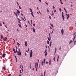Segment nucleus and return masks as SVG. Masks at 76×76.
I'll return each instance as SVG.
<instances>
[{"label":"nucleus","instance_id":"1","mask_svg":"<svg viewBox=\"0 0 76 76\" xmlns=\"http://www.w3.org/2000/svg\"><path fill=\"white\" fill-rule=\"evenodd\" d=\"M45 58L44 59V60H43V61H42V66H44V64H43L44 63V64H45Z\"/></svg>","mask_w":76,"mask_h":76},{"label":"nucleus","instance_id":"2","mask_svg":"<svg viewBox=\"0 0 76 76\" xmlns=\"http://www.w3.org/2000/svg\"><path fill=\"white\" fill-rule=\"evenodd\" d=\"M32 50H31L30 52V57L31 58L32 57Z\"/></svg>","mask_w":76,"mask_h":76},{"label":"nucleus","instance_id":"3","mask_svg":"<svg viewBox=\"0 0 76 76\" xmlns=\"http://www.w3.org/2000/svg\"><path fill=\"white\" fill-rule=\"evenodd\" d=\"M44 53H45V57H46L47 56V49H46L44 52Z\"/></svg>","mask_w":76,"mask_h":76},{"label":"nucleus","instance_id":"4","mask_svg":"<svg viewBox=\"0 0 76 76\" xmlns=\"http://www.w3.org/2000/svg\"><path fill=\"white\" fill-rule=\"evenodd\" d=\"M66 17H67V19H69V16H70V15L69 14H66Z\"/></svg>","mask_w":76,"mask_h":76},{"label":"nucleus","instance_id":"5","mask_svg":"<svg viewBox=\"0 0 76 76\" xmlns=\"http://www.w3.org/2000/svg\"><path fill=\"white\" fill-rule=\"evenodd\" d=\"M5 56H6V54L3 53V55L2 56V57H3V58H4V57H5Z\"/></svg>","mask_w":76,"mask_h":76},{"label":"nucleus","instance_id":"6","mask_svg":"<svg viewBox=\"0 0 76 76\" xmlns=\"http://www.w3.org/2000/svg\"><path fill=\"white\" fill-rule=\"evenodd\" d=\"M38 62H37V68H36V71L37 72V70H38Z\"/></svg>","mask_w":76,"mask_h":76},{"label":"nucleus","instance_id":"7","mask_svg":"<svg viewBox=\"0 0 76 76\" xmlns=\"http://www.w3.org/2000/svg\"><path fill=\"white\" fill-rule=\"evenodd\" d=\"M50 15L52 16H54V13L53 12V11H52V14L50 13Z\"/></svg>","mask_w":76,"mask_h":76},{"label":"nucleus","instance_id":"8","mask_svg":"<svg viewBox=\"0 0 76 76\" xmlns=\"http://www.w3.org/2000/svg\"><path fill=\"white\" fill-rule=\"evenodd\" d=\"M3 39L4 41H7V37H5V38H4Z\"/></svg>","mask_w":76,"mask_h":76},{"label":"nucleus","instance_id":"9","mask_svg":"<svg viewBox=\"0 0 76 76\" xmlns=\"http://www.w3.org/2000/svg\"><path fill=\"white\" fill-rule=\"evenodd\" d=\"M61 33H62V35H63V33H64V30H63V29H62V30H61Z\"/></svg>","mask_w":76,"mask_h":76},{"label":"nucleus","instance_id":"10","mask_svg":"<svg viewBox=\"0 0 76 76\" xmlns=\"http://www.w3.org/2000/svg\"><path fill=\"white\" fill-rule=\"evenodd\" d=\"M25 45L26 47H27L28 45V43H27V42L26 41L25 42Z\"/></svg>","mask_w":76,"mask_h":76},{"label":"nucleus","instance_id":"11","mask_svg":"<svg viewBox=\"0 0 76 76\" xmlns=\"http://www.w3.org/2000/svg\"><path fill=\"white\" fill-rule=\"evenodd\" d=\"M14 14H15L16 16H17V17H18V15L17 14V13H16L15 12H14Z\"/></svg>","mask_w":76,"mask_h":76},{"label":"nucleus","instance_id":"12","mask_svg":"<svg viewBox=\"0 0 76 76\" xmlns=\"http://www.w3.org/2000/svg\"><path fill=\"white\" fill-rule=\"evenodd\" d=\"M32 29L33 30V31L34 32H35V28L34 27H33L32 28Z\"/></svg>","mask_w":76,"mask_h":76},{"label":"nucleus","instance_id":"13","mask_svg":"<svg viewBox=\"0 0 76 76\" xmlns=\"http://www.w3.org/2000/svg\"><path fill=\"white\" fill-rule=\"evenodd\" d=\"M62 18H63V20H64V15H62Z\"/></svg>","mask_w":76,"mask_h":76},{"label":"nucleus","instance_id":"14","mask_svg":"<svg viewBox=\"0 0 76 76\" xmlns=\"http://www.w3.org/2000/svg\"><path fill=\"white\" fill-rule=\"evenodd\" d=\"M51 60H50L49 61V65H50V64H51Z\"/></svg>","mask_w":76,"mask_h":76},{"label":"nucleus","instance_id":"15","mask_svg":"<svg viewBox=\"0 0 76 76\" xmlns=\"http://www.w3.org/2000/svg\"><path fill=\"white\" fill-rule=\"evenodd\" d=\"M4 38L3 36L2 35H1V39H3Z\"/></svg>","mask_w":76,"mask_h":76},{"label":"nucleus","instance_id":"16","mask_svg":"<svg viewBox=\"0 0 76 76\" xmlns=\"http://www.w3.org/2000/svg\"><path fill=\"white\" fill-rule=\"evenodd\" d=\"M48 40L49 41H51V38H49V37H48Z\"/></svg>","mask_w":76,"mask_h":76},{"label":"nucleus","instance_id":"17","mask_svg":"<svg viewBox=\"0 0 76 76\" xmlns=\"http://www.w3.org/2000/svg\"><path fill=\"white\" fill-rule=\"evenodd\" d=\"M19 52V55L20 56H21V54H22V53L20 51Z\"/></svg>","mask_w":76,"mask_h":76},{"label":"nucleus","instance_id":"18","mask_svg":"<svg viewBox=\"0 0 76 76\" xmlns=\"http://www.w3.org/2000/svg\"><path fill=\"white\" fill-rule=\"evenodd\" d=\"M57 51V48H55V54H56V52Z\"/></svg>","mask_w":76,"mask_h":76},{"label":"nucleus","instance_id":"19","mask_svg":"<svg viewBox=\"0 0 76 76\" xmlns=\"http://www.w3.org/2000/svg\"><path fill=\"white\" fill-rule=\"evenodd\" d=\"M18 26L19 27H20V28H22V26L21 25V24H18Z\"/></svg>","mask_w":76,"mask_h":76},{"label":"nucleus","instance_id":"20","mask_svg":"<svg viewBox=\"0 0 76 76\" xmlns=\"http://www.w3.org/2000/svg\"><path fill=\"white\" fill-rule=\"evenodd\" d=\"M50 24L51 26L52 27V28H54V26H53V24L50 23Z\"/></svg>","mask_w":76,"mask_h":76},{"label":"nucleus","instance_id":"21","mask_svg":"<svg viewBox=\"0 0 76 76\" xmlns=\"http://www.w3.org/2000/svg\"><path fill=\"white\" fill-rule=\"evenodd\" d=\"M16 53H17L18 55H19V51H18L17 52H16Z\"/></svg>","mask_w":76,"mask_h":76},{"label":"nucleus","instance_id":"22","mask_svg":"<svg viewBox=\"0 0 76 76\" xmlns=\"http://www.w3.org/2000/svg\"><path fill=\"white\" fill-rule=\"evenodd\" d=\"M17 11L18 12V13H20V11H19L18 10H17Z\"/></svg>","mask_w":76,"mask_h":76},{"label":"nucleus","instance_id":"23","mask_svg":"<svg viewBox=\"0 0 76 76\" xmlns=\"http://www.w3.org/2000/svg\"><path fill=\"white\" fill-rule=\"evenodd\" d=\"M75 38H76V35L74 36V37L73 39V41H74L75 40Z\"/></svg>","mask_w":76,"mask_h":76},{"label":"nucleus","instance_id":"24","mask_svg":"<svg viewBox=\"0 0 76 76\" xmlns=\"http://www.w3.org/2000/svg\"><path fill=\"white\" fill-rule=\"evenodd\" d=\"M21 18L22 19L24 20V21H25V19H24L22 17H21Z\"/></svg>","mask_w":76,"mask_h":76},{"label":"nucleus","instance_id":"25","mask_svg":"<svg viewBox=\"0 0 76 76\" xmlns=\"http://www.w3.org/2000/svg\"><path fill=\"white\" fill-rule=\"evenodd\" d=\"M17 45H18V47H19V45H20V44L19 43H18Z\"/></svg>","mask_w":76,"mask_h":76},{"label":"nucleus","instance_id":"26","mask_svg":"<svg viewBox=\"0 0 76 76\" xmlns=\"http://www.w3.org/2000/svg\"><path fill=\"white\" fill-rule=\"evenodd\" d=\"M51 43H52V42H51L50 43V47H51Z\"/></svg>","mask_w":76,"mask_h":76},{"label":"nucleus","instance_id":"27","mask_svg":"<svg viewBox=\"0 0 76 76\" xmlns=\"http://www.w3.org/2000/svg\"><path fill=\"white\" fill-rule=\"evenodd\" d=\"M45 76V70L44 72V76Z\"/></svg>","mask_w":76,"mask_h":76},{"label":"nucleus","instance_id":"28","mask_svg":"<svg viewBox=\"0 0 76 76\" xmlns=\"http://www.w3.org/2000/svg\"><path fill=\"white\" fill-rule=\"evenodd\" d=\"M47 42L48 44V45L49 44V41H48V40H47Z\"/></svg>","mask_w":76,"mask_h":76},{"label":"nucleus","instance_id":"29","mask_svg":"<svg viewBox=\"0 0 76 76\" xmlns=\"http://www.w3.org/2000/svg\"><path fill=\"white\" fill-rule=\"evenodd\" d=\"M2 69H4V70H6V69H5V67H3Z\"/></svg>","mask_w":76,"mask_h":76},{"label":"nucleus","instance_id":"30","mask_svg":"<svg viewBox=\"0 0 76 76\" xmlns=\"http://www.w3.org/2000/svg\"><path fill=\"white\" fill-rule=\"evenodd\" d=\"M30 12H32V10H31V9L30 8Z\"/></svg>","mask_w":76,"mask_h":76},{"label":"nucleus","instance_id":"31","mask_svg":"<svg viewBox=\"0 0 76 76\" xmlns=\"http://www.w3.org/2000/svg\"><path fill=\"white\" fill-rule=\"evenodd\" d=\"M72 42V41L70 40V42H69V44H71V43Z\"/></svg>","mask_w":76,"mask_h":76},{"label":"nucleus","instance_id":"32","mask_svg":"<svg viewBox=\"0 0 76 76\" xmlns=\"http://www.w3.org/2000/svg\"><path fill=\"white\" fill-rule=\"evenodd\" d=\"M17 19H18V20H19V21H21V20H20V19L19 18H18Z\"/></svg>","mask_w":76,"mask_h":76},{"label":"nucleus","instance_id":"33","mask_svg":"<svg viewBox=\"0 0 76 76\" xmlns=\"http://www.w3.org/2000/svg\"><path fill=\"white\" fill-rule=\"evenodd\" d=\"M59 11L61 12V8L59 9Z\"/></svg>","mask_w":76,"mask_h":76},{"label":"nucleus","instance_id":"34","mask_svg":"<svg viewBox=\"0 0 76 76\" xmlns=\"http://www.w3.org/2000/svg\"><path fill=\"white\" fill-rule=\"evenodd\" d=\"M47 12H48V13H49V10H48V9H47Z\"/></svg>","mask_w":76,"mask_h":76},{"label":"nucleus","instance_id":"35","mask_svg":"<svg viewBox=\"0 0 76 76\" xmlns=\"http://www.w3.org/2000/svg\"><path fill=\"white\" fill-rule=\"evenodd\" d=\"M20 73L21 74L22 73V71H21V70H20Z\"/></svg>","mask_w":76,"mask_h":76},{"label":"nucleus","instance_id":"36","mask_svg":"<svg viewBox=\"0 0 76 76\" xmlns=\"http://www.w3.org/2000/svg\"><path fill=\"white\" fill-rule=\"evenodd\" d=\"M76 34V32H75V33H74V34H73V36H75V35Z\"/></svg>","mask_w":76,"mask_h":76},{"label":"nucleus","instance_id":"37","mask_svg":"<svg viewBox=\"0 0 76 76\" xmlns=\"http://www.w3.org/2000/svg\"><path fill=\"white\" fill-rule=\"evenodd\" d=\"M45 3H46V4H47V6H48V3H47V2H45Z\"/></svg>","mask_w":76,"mask_h":76},{"label":"nucleus","instance_id":"38","mask_svg":"<svg viewBox=\"0 0 76 76\" xmlns=\"http://www.w3.org/2000/svg\"><path fill=\"white\" fill-rule=\"evenodd\" d=\"M13 51H15V48H14L13 49Z\"/></svg>","mask_w":76,"mask_h":76},{"label":"nucleus","instance_id":"39","mask_svg":"<svg viewBox=\"0 0 76 76\" xmlns=\"http://www.w3.org/2000/svg\"><path fill=\"white\" fill-rule=\"evenodd\" d=\"M49 18L50 19H51V16H50V15H49Z\"/></svg>","mask_w":76,"mask_h":76},{"label":"nucleus","instance_id":"40","mask_svg":"<svg viewBox=\"0 0 76 76\" xmlns=\"http://www.w3.org/2000/svg\"><path fill=\"white\" fill-rule=\"evenodd\" d=\"M37 63H36V64H35V68H36V66H37Z\"/></svg>","mask_w":76,"mask_h":76},{"label":"nucleus","instance_id":"41","mask_svg":"<svg viewBox=\"0 0 76 76\" xmlns=\"http://www.w3.org/2000/svg\"><path fill=\"white\" fill-rule=\"evenodd\" d=\"M16 62H17V61H18V59H17V58H16Z\"/></svg>","mask_w":76,"mask_h":76},{"label":"nucleus","instance_id":"42","mask_svg":"<svg viewBox=\"0 0 76 76\" xmlns=\"http://www.w3.org/2000/svg\"><path fill=\"white\" fill-rule=\"evenodd\" d=\"M0 26H2V24L1 23H0Z\"/></svg>","mask_w":76,"mask_h":76},{"label":"nucleus","instance_id":"43","mask_svg":"<svg viewBox=\"0 0 76 76\" xmlns=\"http://www.w3.org/2000/svg\"><path fill=\"white\" fill-rule=\"evenodd\" d=\"M11 75H11V74H9L8 75V76H11Z\"/></svg>","mask_w":76,"mask_h":76},{"label":"nucleus","instance_id":"44","mask_svg":"<svg viewBox=\"0 0 76 76\" xmlns=\"http://www.w3.org/2000/svg\"><path fill=\"white\" fill-rule=\"evenodd\" d=\"M53 60H54V61H55V57H54Z\"/></svg>","mask_w":76,"mask_h":76},{"label":"nucleus","instance_id":"45","mask_svg":"<svg viewBox=\"0 0 76 76\" xmlns=\"http://www.w3.org/2000/svg\"><path fill=\"white\" fill-rule=\"evenodd\" d=\"M31 15L33 17H34V15H33V14H31Z\"/></svg>","mask_w":76,"mask_h":76},{"label":"nucleus","instance_id":"46","mask_svg":"<svg viewBox=\"0 0 76 76\" xmlns=\"http://www.w3.org/2000/svg\"><path fill=\"white\" fill-rule=\"evenodd\" d=\"M19 8L20 9H21V7H20V6L19 7Z\"/></svg>","mask_w":76,"mask_h":76},{"label":"nucleus","instance_id":"47","mask_svg":"<svg viewBox=\"0 0 76 76\" xmlns=\"http://www.w3.org/2000/svg\"><path fill=\"white\" fill-rule=\"evenodd\" d=\"M53 9H55V7H54V6H53Z\"/></svg>","mask_w":76,"mask_h":76},{"label":"nucleus","instance_id":"48","mask_svg":"<svg viewBox=\"0 0 76 76\" xmlns=\"http://www.w3.org/2000/svg\"><path fill=\"white\" fill-rule=\"evenodd\" d=\"M17 4L18 5V6H19V4H18V2H17Z\"/></svg>","mask_w":76,"mask_h":76},{"label":"nucleus","instance_id":"49","mask_svg":"<svg viewBox=\"0 0 76 76\" xmlns=\"http://www.w3.org/2000/svg\"><path fill=\"white\" fill-rule=\"evenodd\" d=\"M63 14H64V13H63V12H62V15H64Z\"/></svg>","mask_w":76,"mask_h":76},{"label":"nucleus","instance_id":"50","mask_svg":"<svg viewBox=\"0 0 76 76\" xmlns=\"http://www.w3.org/2000/svg\"><path fill=\"white\" fill-rule=\"evenodd\" d=\"M75 43H76V41H75L74 42V44H75Z\"/></svg>","mask_w":76,"mask_h":76},{"label":"nucleus","instance_id":"51","mask_svg":"<svg viewBox=\"0 0 76 76\" xmlns=\"http://www.w3.org/2000/svg\"><path fill=\"white\" fill-rule=\"evenodd\" d=\"M3 24H4H4L5 23H4V22H3Z\"/></svg>","mask_w":76,"mask_h":76},{"label":"nucleus","instance_id":"52","mask_svg":"<svg viewBox=\"0 0 76 76\" xmlns=\"http://www.w3.org/2000/svg\"><path fill=\"white\" fill-rule=\"evenodd\" d=\"M54 12H56V10H54Z\"/></svg>","mask_w":76,"mask_h":76},{"label":"nucleus","instance_id":"53","mask_svg":"<svg viewBox=\"0 0 76 76\" xmlns=\"http://www.w3.org/2000/svg\"><path fill=\"white\" fill-rule=\"evenodd\" d=\"M18 23H20V21H18Z\"/></svg>","mask_w":76,"mask_h":76},{"label":"nucleus","instance_id":"54","mask_svg":"<svg viewBox=\"0 0 76 76\" xmlns=\"http://www.w3.org/2000/svg\"><path fill=\"white\" fill-rule=\"evenodd\" d=\"M25 56H26V53H25Z\"/></svg>","mask_w":76,"mask_h":76},{"label":"nucleus","instance_id":"55","mask_svg":"<svg viewBox=\"0 0 76 76\" xmlns=\"http://www.w3.org/2000/svg\"><path fill=\"white\" fill-rule=\"evenodd\" d=\"M31 24H32V20H31Z\"/></svg>","mask_w":76,"mask_h":76},{"label":"nucleus","instance_id":"56","mask_svg":"<svg viewBox=\"0 0 76 76\" xmlns=\"http://www.w3.org/2000/svg\"><path fill=\"white\" fill-rule=\"evenodd\" d=\"M64 9L65 11H66V9L65 8H64Z\"/></svg>","mask_w":76,"mask_h":76},{"label":"nucleus","instance_id":"57","mask_svg":"<svg viewBox=\"0 0 76 76\" xmlns=\"http://www.w3.org/2000/svg\"><path fill=\"white\" fill-rule=\"evenodd\" d=\"M18 50H19V52L20 51V48H18Z\"/></svg>","mask_w":76,"mask_h":76},{"label":"nucleus","instance_id":"58","mask_svg":"<svg viewBox=\"0 0 76 76\" xmlns=\"http://www.w3.org/2000/svg\"><path fill=\"white\" fill-rule=\"evenodd\" d=\"M14 53H15V54H16V51H14Z\"/></svg>","mask_w":76,"mask_h":76},{"label":"nucleus","instance_id":"59","mask_svg":"<svg viewBox=\"0 0 76 76\" xmlns=\"http://www.w3.org/2000/svg\"><path fill=\"white\" fill-rule=\"evenodd\" d=\"M59 58V56H58V58H57V59H58Z\"/></svg>","mask_w":76,"mask_h":76},{"label":"nucleus","instance_id":"60","mask_svg":"<svg viewBox=\"0 0 76 76\" xmlns=\"http://www.w3.org/2000/svg\"><path fill=\"white\" fill-rule=\"evenodd\" d=\"M21 15H22V16H23V14L22 13H21Z\"/></svg>","mask_w":76,"mask_h":76},{"label":"nucleus","instance_id":"61","mask_svg":"<svg viewBox=\"0 0 76 76\" xmlns=\"http://www.w3.org/2000/svg\"><path fill=\"white\" fill-rule=\"evenodd\" d=\"M17 31L18 32H19V30H18V29H17Z\"/></svg>","mask_w":76,"mask_h":76},{"label":"nucleus","instance_id":"62","mask_svg":"<svg viewBox=\"0 0 76 76\" xmlns=\"http://www.w3.org/2000/svg\"><path fill=\"white\" fill-rule=\"evenodd\" d=\"M46 64H48V61H46Z\"/></svg>","mask_w":76,"mask_h":76},{"label":"nucleus","instance_id":"63","mask_svg":"<svg viewBox=\"0 0 76 76\" xmlns=\"http://www.w3.org/2000/svg\"><path fill=\"white\" fill-rule=\"evenodd\" d=\"M39 1H40V2H41V0H39Z\"/></svg>","mask_w":76,"mask_h":76},{"label":"nucleus","instance_id":"64","mask_svg":"<svg viewBox=\"0 0 76 76\" xmlns=\"http://www.w3.org/2000/svg\"><path fill=\"white\" fill-rule=\"evenodd\" d=\"M35 24H33V26H35Z\"/></svg>","mask_w":76,"mask_h":76}]
</instances>
